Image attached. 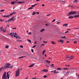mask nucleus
Returning a JSON list of instances; mask_svg holds the SVG:
<instances>
[{"label":"nucleus","instance_id":"51","mask_svg":"<svg viewBox=\"0 0 79 79\" xmlns=\"http://www.w3.org/2000/svg\"><path fill=\"white\" fill-rule=\"evenodd\" d=\"M69 6H70V7H73V5H70Z\"/></svg>","mask_w":79,"mask_h":79},{"label":"nucleus","instance_id":"4","mask_svg":"<svg viewBox=\"0 0 79 79\" xmlns=\"http://www.w3.org/2000/svg\"><path fill=\"white\" fill-rule=\"evenodd\" d=\"M10 65L11 64H6L5 67L6 68H10Z\"/></svg>","mask_w":79,"mask_h":79},{"label":"nucleus","instance_id":"15","mask_svg":"<svg viewBox=\"0 0 79 79\" xmlns=\"http://www.w3.org/2000/svg\"><path fill=\"white\" fill-rule=\"evenodd\" d=\"M46 62H47V63H48L49 64H50V61H48V60H46Z\"/></svg>","mask_w":79,"mask_h":79},{"label":"nucleus","instance_id":"50","mask_svg":"<svg viewBox=\"0 0 79 79\" xmlns=\"http://www.w3.org/2000/svg\"><path fill=\"white\" fill-rule=\"evenodd\" d=\"M74 44H77V41H75L74 42Z\"/></svg>","mask_w":79,"mask_h":79},{"label":"nucleus","instance_id":"62","mask_svg":"<svg viewBox=\"0 0 79 79\" xmlns=\"http://www.w3.org/2000/svg\"><path fill=\"white\" fill-rule=\"evenodd\" d=\"M6 32V30H3V32Z\"/></svg>","mask_w":79,"mask_h":79},{"label":"nucleus","instance_id":"8","mask_svg":"<svg viewBox=\"0 0 79 79\" xmlns=\"http://www.w3.org/2000/svg\"><path fill=\"white\" fill-rule=\"evenodd\" d=\"M70 73V71H69L68 72H67V73H66L65 74V75L66 76H68L69 75V74Z\"/></svg>","mask_w":79,"mask_h":79},{"label":"nucleus","instance_id":"25","mask_svg":"<svg viewBox=\"0 0 79 79\" xmlns=\"http://www.w3.org/2000/svg\"><path fill=\"white\" fill-rule=\"evenodd\" d=\"M51 42L52 44H56V43L54 41H52Z\"/></svg>","mask_w":79,"mask_h":79},{"label":"nucleus","instance_id":"16","mask_svg":"<svg viewBox=\"0 0 79 79\" xmlns=\"http://www.w3.org/2000/svg\"><path fill=\"white\" fill-rule=\"evenodd\" d=\"M33 66H34V64L30 65L29 66V68H31V67H33Z\"/></svg>","mask_w":79,"mask_h":79},{"label":"nucleus","instance_id":"5","mask_svg":"<svg viewBox=\"0 0 79 79\" xmlns=\"http://www.w3.org/2000/svg\"><path fill=\"white\" fill-rule=\"evenodd\" d=\"M16 13L15 12H13V13H11L10 15H7V18L10 17L11 15H13L14 14H16Z\"/></svg>","mask_w":79,"mask_h":79},{"label":"nucleus","instance_id":"22","mask_svg":"<svg viewBox=\"0 0 79 79\" xmlns=\"http://www.w3.org/2000/svg\"><path fill=\"white\" fill-rule=\"evenodd\" d=\"M59 73V72H54V73L53 74H57V73Z\"/></svg>","mask_w":79,"mask_h":79},{"label":"nucleus","instance_id":"31","mask_svg":"<svg viewBox=\"0 0 79 79\" xmlns=\"http://www.w3.org/2000/svg\"><path fill=\"white\" fill-rule=\"evenodd\" d=\"M62 74H66V72H62Z\"/></svg>","mask_w":79,"mask_h":79},{"label":"nucleus","instance_id":"40","mask_svg":"<svg viewBox=\"0 0 79 79\" xmlns=\"http://www.w3.org/2000/svg\"><path fill=\"white\" fill-rule=\"evenodd\" d=\"M43 42L44 43H45V44H47V41L45 42V41H44Z\"/></svg>","mask_w":79,"mask_h":79},{"label":"nucleus","instance_id":"43","mask_svg":"<svg viewBox=\"0 0 79 79\" xmlns=\"http://www.w3.org/2000/svg\"><path fill=\"white\" fill-rule=\"evenodd\" d=\"M51 66H52V67H53V66H54V64H52L51 65Z\"/></svg>","mask_w":79,"mask_h":79},{"label":"nucleus","instance_id":"53","mask_svg":"<svg viewBox=\"0 0 79 79\" xmlns=\"http://www.w3.org/2000/svg\"><path fill=\"white\" fill-rule=\"evenodd\" d=\"M60 22H57L56 24H60Z\"/></svg>","mask_w":79,"mask_h":79},{"label":"nucleus","instance_id":"35","mask_svg":"<svg viewBox=\"0 0 79 79\" xmlns=\"http://www.w3.org/2000/svg\"><path fill=\"white\" fill-rule=\"evenodd\" d=\"M44 46V44H43L42 45H41V47H42V46Z\"/></svg>","mask_w":79,"mask_h":79},{"label":"nucleus","instance_id":"58","mask_svg":"<svg viewBox=\"0 0 79 79\" xmlns=\"http://www.w3.org/2000/svg\"><path fill=\"white\" fill-rule=\"evenodd\" d=\"M69 32V31H67L66 32H65V33H68V32Z\"/></svg>","mask_w":79,"mask_h":79},{"label":"nucleus","instance_id":"64","mask_svg":"<svg viewBox=\"0 0 79 79\" xmlns=\"http://www.w3.org/2000/svg\"><path fill=\"white\" fill-rule=\"evenodd\" d=\"M31 33H32L29 32V33H28V34H31Z\"/></svg>","mask_w":79,"mask_h":79},{"label":"nucleus","instance_id":"48","mask_svg":"<svg viewBox=\"0 0 79 79\" xmlns=\"http://www.w3.org/2000/svg\"><path fill=\"white\" fill-rule=\"evenodd\" d=\"M55 20H56L55 19H54L52 21V22H55Z\"/></svg>","mask_w":79,"mask_h":79},{"label":"nucleus","instance_id":"21","mask_svg":"<svg viewBox=\"0 0 79 79\" xmlns=\"http://www.w3.org/2000/svg\"><path fill=\"white\" fill-rule=\"evenodd\" d=\"M35 14H36V13H35V12H33L32 15L33 16V15H35Z\"/></svg>","mask_w":79,"mask_h":79},{"label":"nucleus","instance_id":"39","mask_svg":"<svg viewBox=\"0 0 79 79\" xmlns=\"http://www.w3.org/2000/svg\"><path fill=\"white\" fill-rule=\"evenodd\" d=\"M50 15H51V14H48V15H46V16H49Z\"/></svg>","mask_w":79,"mask_h":79},{"label":"nucleus","instance_id":"60","mask_svg":"<svg viewBox=\"0 0 79 79\" xmlns=\"http://www.w3.org/2000/svg\"><path fill=\"white\" fill-rule=\"evenodd\" d=\"M15 18L12 19V21H14V20H15Z\"/></svg>","mask_w":79,"mask_h":79},{"label":"nucleus","instance_id":"46","mask_svg":"<svg viewBox=\"0 0 79 79\" xmlns=\"http://www.w3.org/2000/svg\"><path fill=\"white\" fill-rule=\"evenodd\" d=\"M20 47H21V48H23V46L22 45H20Z\"/></svg>","mask_w":79,"mask_h":79},{"label":"nucleus","instance_id":"32","mask_svg":"<svg viewBox=\"0 0 79 79\" xmlns=\"http://www.w3.org/2000/svg\"><path fill=\"white\" fill-rule=\"evenodd\" d=\"M65 66H67V67H69V64H66Z\"/></svg>","mask_w":79,"mask_h":79},{"label":"nucleus","instance_id":"59","mask_svg":"<svg viewBox=\"0 0 79 79\" xmlns=\"http://www.w3.org/2000/svg\"><path fill=\"white\" fill-rule=\"evenodd\" d=\"M12 29H16V28H13Z\"/></svg>","mask_w":79,"mask_h":79},{"label":"nucleus","instance_id":"47","mask_svg":"<svg viewBox=\"0 0 79 79\" xmlns=\"http://www.w3.org/2000/svg\"><path fill=\"white\" fill-rule=\"evenodd\" d=\"M35 5H32V6H31V7H34L35 6Z\"/></svg>","mask_w":79,"mask_h":79},{"label":"nucleus","instance_id":"27","mask_svg":"<svg viewBox=\"0 0 79 79\" xmlns=\"http://www.w3.org/2000/svg\"><path fill=\"white\" fill-rule=\"evenodd\" d=\"M66 59H68V58H70V56H66Z\"/></svg>","mask_w":79,"mask_h":79},{"label":"nucleus","instance_id":"12","mask_svg":"<svg viewBox=\"0 0 79 79\" xmlns=\"http://www.w3.org/2000/svg\"><path fill=\"white\" fill-rule=\"evenodd\" d=\"M69 19H73L74 18V17L73 16H71L69 17Z\"/></svg>","mask_w":79,"mask_h":79},{"label":"nucleus","instance_id":"18","mask_svg":"<svg viewBox=\"0 0 79 79\" xmlns=\"http://www.w3.org/2000/svg\"><path fill=\"white\" fill-rule=\"evenodd\" d=\"M77 2H78V1L77 0H75L73 2V3H77Z\"/></svg>","mask_w":79,"mask_h":79},{"label":"nucleus","instance_id":"44","mask_svg":"<svg viewBox=\"0 0 79 79\" xmlns=\"http://www.w3.org/2000/svg\"><path fill=\"white\" fill-rule=\"evenodd\" d=\"M10 19V20H11V21H13V18H11Z\"/></svg>","mask_w":79,"mask_h":79},{"label":"nucleus","instance_id":"41","mask_svg":"<svg viewBox=\"0 0 79 79\" xmlns=\"http://www.w3.org/2000/svg\"><path fill=\"white\" fill-rule=\"evenodd\" d=\"M45 25L47 26H49V25L47 23H46L45 24Z\"/></svg>","mask_w":79,"mask_h":79},{"label":"nucleus","instance_id":"10","mask_svg":"<svg viewBox=\"0 0 79 79\" xmlns=\"http://www.w3.org/2000/svg\"><path fill=\"white\" fill-rule=\"evenodd\" d=\"M6 77H8V79H9V78H10V77L9 76V74H8V72H7V73Z\"/></svg>","mask_w":79,"mask_h":79},{"label":"nucleus","instance_id":"28","mask_svg":"<svg viewBox=\"0 0 79 79\" xmlns=\"http://www.w3.org/2000/svg\"><path fill=\"white\" fill-rule=\"evenodd\" d=\"M8 47H9V46L8 45H6V48H8Z\"/></svg>","mask_w":79,"mask_h":79},{"label":"nucleus","instance_id":"42","mask_svg":"<svg viewBox=\"0 0 79 79\" xmlns=\"http://www.w3.org/2000/svg\"><path fill=\"white\" fill-rule=\"evenodd\" d=\"M31 51H32V52L33 53L34 52V50L33 49H31Z\"/></svg>","mask_w":79,"mask_h":79},{"label":"nucleus","instance_id":"20","mask_svg":"<svg viewBox=\"0 0 79 79\" xmlns=\"http://www.w3.org/2000/svg\"><path fill=\"white\" fill-rule=\"evenodd\" d=\"M27 41L29 42H30V43H31V40H29V39H27Z\"/></svg>","mask_w":79,"mask_h":79},{"label":"nucleus","instance_id":"6","mask_svg":"<svg viewBox=\"0 0 79 79\" xmlns=\"http://www.w3.org/2000/svg\"><path fill=\"white\" fill-rule=\"evenodd\" d=\"M74 56H70V59H68V60H69V61H70V60H71L74 59Z\"/></svg>","mask_w":79,"mask_h":79},{"label":"nucleus","instance_id":"17","mask_svg":"<svg viewBox=\"0 0 79 79\" xmlns=\"http://www.w3.org/2000/svg\"><path fill=\"white\" fill-rule=\"evenodd\" d=\"M45 31V29H43L40 30V32H43V31Z\"/></svg>","mask_w":79,"mask_h":79},{"label":"nucleus","instance_id":"61","mask_svg":"<svg viewBox=\"0 0 79 79\" xmlns=\"http://www.w3.org/2000/svg\"><path fill=\"white\" fill-rule=\"evenodd\" d=\"M36 14L37 15H39V12H36Z\"/></svg>","mask_w":79,"mask_h":79},{"label":"nucleus","instance_id":"11","mask_svg":"<svg viewBox=\"0 0 79 79\" xmlns=\"http://www.w3.org/2000/svg\"><path fill=\"white\" fill-rule=\"evenodd\" d=\"M68 26V24H65L63 25V26H65L66 27Z\"/></svg>","mask_w":79,"mask_h":79},{"label":"nucleus","instance_id":"23","mask_svg":"<svg viewBox=\"0 0 79 79\" xmlns=\"http://www.w3.org/2000/svg\"><path fill=\"white\" fill-rule=\"evenodd\" d=\"M60 42L61 43V44H63V42H64V41H63V40H61L60 41Z\"/></svg>","mask_w":79,"mask_h":79},{"label":"nucleus","instance_id":"54","mask_svg":"<svg viewBox=\"0 0 79 79\" xmlns=\"http://www.w3.org/2000/svg\"><path fill=\"white\" fill-rule=\"evenodd\" d=\"M2 16L4 17V18H6V15H2Z\"/></svg>","mask_w":79,"mask_h":79},{"label":"nucleus","instance_id":"1","mask_svg":"<svg viewBox=\"0 0 79 79\" xmlns=\"http://www.w3.org/2000/svg\"><path fill=\"white\" fill-rule=\"evenodd\" d=\"M19 69H18L16 72L15 75L16 77H18V76H19Z\"/></svg>","mask_w":79,"mask_h":79},{"label":"nucleus","instance_id":"24","mask_svg":"<svg viewBox=\"0 0 79 79\" xmlns=\"http://www.w3.org/2000/svg\"><path fill=\"white\" fill-rule=\"evenodd\" d=\"M57 70H59V71H61V69L60 68H58L57 69Z\"/></svg>","mask_w":79,"mask_h":79},{"label":"nucleus","instance_id":"29","mask_svg":"<svg viewBox=\"0 0 79 79\" xmlns=\"http://www.w3.org/2000/svg\"><path fill=\"white\" fill-rule=\"evenodd\" d=\"M11 4H12L13 5H14V4H15V2L13 1L11 2Z\"/></svg>","mask_w":79,"mask_h":79},{"label":"nucleus","instance_id":"19","mask_svg":"<svg viewBox=\"0 0 79 79\" xmlns=\"http://www.w3.org/2000/svg\"><path fill=\"white\" fill-rule=\"evenodd\" d=\"M17 3H18L21 4V3H24V2H17Z\"/></svg>","mask_w":79,"mask_h":79},{"label":"nucleus","instance_id":"33","mask_svg":"<svg viewBox=\"0 0 79 79\" xmlns=\"http://www.w3.org/2000/svg\"><path fill=\"white\" fill-rule=\"evenodd\" d=\"M8 22L9 23V22H11V20H10V19H9L8 20Z\"/></svg>","mask_w":79,"mask_h":79},{"label":"nucleus","instance_id":"63","mask_svg":"<svg viewBox=\"0 0 79 79\" xmlns=\"http://www.w3.org/2000/svg\"><path fill=\"white\" fill-rule=\"evenodd\" d=\"M35 44H37V42L36 41L35 42Z\"/></svg>","mask_w":79,"mask_h":79},{"label":"nucleus","instance_id":"56","mask_svg":"<svg viewBox=\"0 0 79 79\" xmlns=\"http://www.w3.org/2000/svg\"><path fill=\"white\" fill-rule=\"evenodd\" d=\"M32 79H37V78H36V77H35V78H33Z\"/></svg>","mask_w":79,"mask_h":79},{"label":"nucleus","instance_id":"55","mask_svg":"<svg viewBox=\"0 0 79 79\" xmlns=\"http://www.w3.org/2000/svg\"><path fill=\"white\" fill-rule=\"evenodd\" d=\"M61 40H58V42H61Z\"/></svg>","mask_w":79,"mask_h":79},{"label":"nucleus","instance_id":"57","mask_svg":"<svg viewBox=\"0 0 79 79\" xmlns=\"http://www.w3.org/2000/svg\"><path fill=\"white\" fill-rule=\"evenodd\" d=\"M64 69H66V70H67V69H68V68H64Z\"/></svg>","mask_w":79,"mask_h":79},{"label":"nucleus","instance_id":"49","mask_svg":"<svg viewBox=\"0 0 79 79\" xmlns=\"http://www.w3.org/2000/svg\"><path fill=\"white\" fill-rule=\"evenodd\" d=\"M36 47V45H35L33 47H32V48H35Z\"/></svg>","mask_w":79,"mask_h":79},{"label":"nucleus","instance_id":"34","mask_svg":"<svg viewBox=\"0 0 79 79\" xmlns=\"http://www.w3.org/2000/svg\"><path fill=\"white\" fill-rule=\"evenodd\" d=\"M44 78H46V77H47V76L46 75H44Z\"/></svg>","mask_w":79,"mask_h":79},{"label":"nucleus","instance_id":"7","mask_svg":"<svg viewBox=\"0 0 79 79\" xmlns=\"http://www.w3.org/2000/svg\"><path fill=\"white\" fill-rule=\"evenodd\" d=\"M48 71V69H45L44 70H42L41 72H47Z\"/></svg>","mask_w":79,"mask_h":79},{"label":"nucleus","instance_id":"26","mask_svg":"<svg viewBox=\"0 0 79 79\" xmlns=\"http://www.w3.org/2000/svg\"><path fill=\"white\" fill-rule=\"evenodd\" d=\"M24 56H22L21 57H20L19 58V59H20V58H24Z\"/></svg>","mask_w":79,"mask_h":79},{"label":"nucleus","instance_id":"2","mask_svg":"<svg viewBox=\"0 0 79 79\" xmlns=\"http://www.w3.org/2000/svg\"><path fill=\"white\" fill-rule=\"evenodd\" d=\"M76 12L75 11H70L68 14H67V16H69L70 15H73V14H76Z\"/></svg>","mask_w":79,"mask_h":79},{"label":"nucleus","instance_id":"37","mask_svg":"<svg viewBox=\"0 0 79 79\" xmlns=\"http://www.w3.org/2000/svg\"><path fill=\"white\" fill-rule=\"evenodd\" d=\"M32 8H33L32 7H30L29 8L28 10H31V9H32Z\"/></svg>","mask_w":79,"mask_h":79},{"label":"nucleus","instance_id":"38","mask_svg":"<svg viewBox=\"0 0 79 79\" xmlns=\"http://www.w3.org/2000/svg\"><path fill=\"white\" fill-rule=\"evenodd\" d=\"M13 68V66L12 65L11 66H10V68Z\"/></svg>","mask_w":79,"mask_h":79},{"label":"nucleus","instance_id":"45","mask_svg":"<svg viewBox=\"0 0 79 79\" xmlns=\"http://www.w3.org/2000/svg\"><path fill=\"white\" fill-rule=\"evenodd\" d=\"M3 68H1L0 69V71H2V69H3Z\"/></svg>","mask_w":79,"mask_h":79},{"label":"nucleus","instance_id":"30","mask_svg":"<svg viewBox=\"0 0 79 79\" xmlns=\"http://www.w3.org/2000/svg\"><path fill=\"white\" fill-rule=\"evenodd\" d=\"M4 11H5V9L2 10H0L1 12H3Z\"/></svg>","mask_w":79,"mask_h":79},{"label":"nucleus","instance_id":"9","mask_svg":"<svg viewBox=\"0 0 79 79\" xmlns=\"http://www.w3.org/2000/svg\"><path fill=\"white\" fill-rule=\"evenodd\" d=\"M15 37L17 39H21V38H20V36H16Z\"/></svg>","mask_w":79,"mask_h":79},{"label":"nucleus","instance_id":"13","mask_svg":"<svg viewBox=\"0 0 79 79\" xmlns=\"http://www.w3.org/2000/svg\"><path fill=\"white\" fill-rule=\"evenodd\" d=\"M46 50H44L43 52H42V55H44V53H45V52Z\"/></svg>","mask_w":79,"mask_h":79},{"label":"nucleus","instance_id":"14","mask_svg":"<svg viewBox=\"0 0 79 79\" xmlns=\"http://www.w3.org/2000/svg\"><path fill=\"white\" fill-rule=\"evenodd\" d=\"M73 16L74 17H75V18H79V15H74Z\"/></svg>","mask_w":79,"mask_h":79},{"label":"nucleus","instance_id":"52","mask_svg":"<svg viewBox=\"0 0 79 79\" xmlns=\"http://www.w3.org/2000/svg\"><path fill=\"white\" fill-rule=\"evenodd\" d=\"M61 37V38H65V39H66V37L65 36H64V37Z\"/></svg>","mask_w":79,"mask_h":79},{"label":"nucleus","instance_id":"3","mask_svg":"<svg viewBox=\"0 0 79 79\" xmlns=\"http://www.w3.org/2000/svg\"><path fill=\"white\" fill-rule=\"evenodd\" d=\"M10 35H11V36H14V37H16V36L17 34L16 33H11L10 34H9Z\"/></svg>","mask_w":79,"mask_h":79},{"label":"nucleus","instance_id":"36","mask_svg":"<svg viewBox=\"0 0 79 79\" xmlns=\"http://www.w3.org/2000/svg\"><path fill=\"white\" fill-rule=\"evenodd\" d=\"M4 21V20H2V19H0V21H2V22H3Z\"/></svg>","mask_w":79,"mask_h":79}]
</instances>
